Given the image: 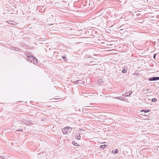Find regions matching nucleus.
<instances>
[{
  "instance_id": "f257e3e1",
  "label": "nucleus",
  "mask_w": 159,
  "mask_h": 159,
  "mask_svg": "<svg viewBox=\"0 0 159 159\" xmlns=\"http://www.w3.org/2000/svg\"><path fill=\"white\" fill-rule=\"evenodd\" d=\"M26 59L28 61L33 62V63L35 65L36 63H38L37 59L32 54H31V55H29V56H28V57Z\"/></svg>"
},
{
  "instance_id": "f03ea898",
  "label": "nucleus",
  "mask_w": 159,
  "mask_h": 159,
  "mask_svg": "<svg viewBox=\"0 0 159 159\" xmlns=\"http://www.w3.org/2000/svg\"><path fill=\"white\" fill-rule=\"evenodd\" d=\"M72 130V128L67 126L63 128L62 129V131L64 134H66L71 132Z\"/></svg>"
},
{
  "instance_id": "7ed1b4c3",
  "label": "nucleus",
  "mask_w": 159,
  "mask_h": 159,
  "mask_svg": "<svg viewBox=\"0 0 159 159\" xmlns=\"http://www.w3.org/2000/svg\"><path fill=\"white\" fill-rule=\"evenodd\" d=\"M159 80V77H150L148 79L149 81H156Z\"/></svg>"
},
{
  "instance_id": "20e7f679",
  "label": "nucleus",
  "mask_w": 159,
  "mask_h": 159,
  "mask_svg": "<svg viewBox=\"0 0 159 159\" xmlns=\"http://www.w3.org/2000/svg\"><path fill=\"white\" fill-rule=\"evenodd\" d=\"M73 83L75 84H81L82 83V81L81 80H78L74 81Z\"/></svg>"
},
{
  "instance_id": "39448f33",
  "label": "nucleus",
  "mask_w": 159,
  "mask_h": 159,
  "mask_svg": "<svg viewBox=\"0 0 159 159\" xmlns=\"http://www.w3.org/2000/svg\"><path fill=\"white\" fill-rule=\"evenodd\" d=\"M7 23L8 24H10L11 25H15V23L16 24L17 23L15 22H14L13 21L11 20H8L7 21Z\"/></svg>"
},
{
  "instance_id": "423d86ee",
  "label": "nucleus",
  "mask_w": 159,
  "mask_h": 159,
  "mask_svg": "<svg viewBox=\"0 0 159 159\" xmlns=\"http://www.w3.org/2000/svg\"><path fill=\"white\" fill-rule=\"evenodd\" d=\"M97 38H98V39L99 41H101L102 40L103 36L102 35L99 34L98 35V37L97 36Z\"/></svg>"
},
{
  "instance_id": "0eeeda50",
  "label": "nucleus",
  "mask_w": 159,
  "mask_h": 159,
  "mask_svg": "<svg viewBox=\"0 0 159 159\" xmlns=\"http://www.w3.org/2000/svg\"><path fill=\"white\" fill-rule=\"evenodd\" d=\"M116 99H119L120 100H121L122 101H124L125 99V98H122L121 97H117L115 98Z\"/></svg>"
},
{
  "instance_id": "6e6552de",
  "label": "nucleus",
  "mask_w": 159,
  "mask_h": 159,
  "mask_svg": "<svg viewBox=\"0 0 159 159\" xmlns=\"http://www.w3.org/2000/svg\"><path fill=\"white\" fill-rule=\"evenodd\" d=\"M75 138L77 139H80V134L79 133L75 135Z\"/></svg>"
},
{
  "instance_id": "1a4fd4ad",
  "label": "nucleus",
  "mask_w": 159,
  "mask_h": 159,
  "mask_svg": "<svg viewBox=\"0 0 159 159\" xmlns=\"http://www.w3.org/2000/svg\"><path fill=\"white\" fill-rule=\"evenodd\" d=\"M62 58L63 59V60L65 61H67V59H66V54H64L63 56H62Z\"/></svg>"
},
{
  "instance_id": "9d476101",
  "label": "nucleus",
  "mask_w": 159,
  "mask_h": 159,
  "mask_svg": "<svg viewBox=\"0 0 159 159\" xmlns=\"http://www.w3.org/2000/svg\"><path fill=\"white\" fill-rule=\"evenodd\" d=\"M118 152V150L117 149L112 150V152L113 154H116Z\"/></svg>"
},
{
  "instance_id": "9b49d317",
  "label": "nucleus",
  "mask_w": 159,
  "mask_h": 159,
  "mask_svg": "<svg viewBox=\"0 0 159 159\" xmlns=\"http://www.w3.org/2000/svg\"><path fill=\"white\" fill-rule=\"evenodd\" d=\"M107 146V145H105V144H104V145H101L100 146V148L102 150H103V149H104L106 148V147Z\"/></svg>"
},
{
  "instance_id": "f8f14e48",
  "label": "nucleus",
  "mask_w": 159,
  "mask_h": 159,
  "mask_svg": "<svg viewBox=\"0 0 159 159\" xmlns=\"http://www.w3.org/2000/svg\"><path fill=\"white\" fill-rule=\"evenodd\" d=\"M150 111L149 110L146 109L145 110H141L140 111L141 112L143 111V112H144V113H147V112H149Z\"/></svg>"
},
{
  "instance_id": "ddd939ff",
  "label": "nucleus",
  "mask_w": 159,
  "mask_h": 159,
  "mask_svg": "<svg viewBox=\"0 0 159 159\" xmlns=\"http://www.w3.org/2000/svg\"><path fill=\"white\" fill-rule=\"evenodd\" d=\"M103 81L102 79H99L98 80V84H101L103 83Z\"/></svg>"
},
{
  "instance_id": "4468645a",
  "label": "nucleus",
  "mask_w": 159,
  "mask_h": 159,
  "mask_svg": "<svg viewBox=\"0 0 159 159\" xmlns=\"http://www.w3.org/2000/svg\"><path fill=\"white\" fill-rule=\"evenodd\" d=\"M128 93H129V95H125V96H126V97H129V96H130L132 93V91H129V92Z\"/></svg>"
},
{
  "instance_id": "2eb2a0df",
  "label": "nucleus",
  "mask_w": 159,
  "mask_h": 159,
  "mask_svg": "<svg viewBox=\"0 0 159 159\" xmlns=\"http://www.w3.org/2000/svg\"><path fill=\"white\" fill-rule=\"evenodd\" d=\"M157 101V99L156 98H153L152 99V102H156Z\"/></svg>"
},
{
  "instance_id": "dca6fc26",
  "label": "nucleus",
  "mask_w": 159,
  "mask_h": 159,
  "mask_svg": "<svg viewBox=\"0 0 159 159\" xmlns=\"http://www.w3.org/2000/svg\"><path fill=\"white\" fill-rule=\"evenodd\" d=\"M12 49L15 51H18L19 50V49L18 48H16V47H13V49Z\"/></svg>"
},
{
  "instance_id": "f3484780",
  "label": "nucleus",
  "mask_w": 159,
  "mask_h": 159,
  "mask_svg": "<svg viewBox=\"0 0 159 159\" xmlns=\"http://www.w3.org/2000/svg\"><path fill=\"white\" fill-rule=\"evenodd\" d=\"M127 71V70H126L124 69L122 70V72L123 73H126Z\"/></svg>"
},
{
  "instance_id": "a211bd4d",
  "label": "nucleus",
  "mask_w": 159,
  "mask_h": 159,
  "mask_svg": "<svg viewBox=\"0 0 159 159\" xmlns=\"http://www.w3.org/2000/svg\"><path fill=\"white\" fill-rule=\"evenodd\" d=\"M72 143L74 145L77 146H79V145L77 143H75V142L74 141H72Z\"/></svg>"
},
{
  "instance_id": "6ab92c4d",
  "label": "nucleus",
  "mask_w": 159,
  "mask_h": 159,
  "mask_svg": "<svg viewBox=\"0 0 159 159\" xmlns=\"http://www.w3.org/2000/svg\"><path fill=\"white\" fill-rule=\"evenodd\" d=\"M85 2L86 3L85 5V6H87V4H88V5H89V4H90V3H89V2L88 3V2L87 1H86V2Z\"/></svg>"
},
{
  "instance_id": "aec40b11",
  "label": "nucleus",
  "mask_w": 159,
  "mask_h": 159,
  "mask_svg": "<svg viewBox=\"0 0 159 159\" xmlns=\"http://www.w3.org/2000/svg\"><path fill=\"white\" fill-rule=\"evenodd\" d=\"M31 54H30L29 53L27 52L26 54V55L27 57H28V56H29V55H31Z\"/></svg>"
},
{
  "instance_id": "412c9836",
  "label": "nucleus",
  "mask_w": 159,
  "mask_h": 159,
  "mask_svg": "<svg viewBox=\"0 0 159 159\" xmlns=\"http://www.w3.org/2000/svg\"><path fill=\"white\" fill-rule=\"evenodd\" d=\"M156 54H157L156 53H155V54H154L153 55V58L155 59H156L155 57H156Z\"/></svg>"
},
{
  "instance_id": "4be33fe9",
  "label": "nucleus",
  "mask_w": 159,
  "mask_h": 159,
  "mask_svg": "<svg viewBox=\"0 0 159 159\" xmlns=\"http://www.w3.org/2000/svg\"><path fill=\"white\" fill-rule=\"evenodd\" d=\"M150 90V89H146V91H149Z\"/></svg>"
},
{
  "instance_id": "5701e85b",
  "label": "nucleus",
  "mask_w": 159,
  "mask_h": 159,
  "mask_svg": "<svg viewBox=\"0 0 159 159\" xmlns=\"http://www.w3.org/2000/svg\"><path fill=\"white\" fill-rule=\"evenodd\" d=\"M129 93H126V94L125 95H129Z\"/></svg>"
},
{
  "instance_id": "b1692460",
  "label": "nucleus",
  "mask_w": 159,
  "mask_h": 159,
  "mask_svg": "<svg viewBox=\"0 0 159 159\" xmlns=\"http://www.w3.org/2000/svg\"><path fill=\"white\" fill-rule=\"evenodd\" d=\"M83 130L82 129H81V130H80V132L81 133V131H83Z\"/></svg>"
},
{
  "instance_id": "393cba45",
  "label": "nucleus",
  "mask_w": 159,
  "mask_h": 159,
  "mask_svg": "<svg viewBox=\"0 0 159 159\" xmlns=\"http://www.w3.org/2000/svg\"><path fill=\"white\" fill-rule=\"evenodd\" d=\"M96 65V64H91V65Z\"/></svg>"
},
{
  "instance_id": "a878e982",
  "label": "nucleus",
  "mask_w": 159,
  "mask_h": 159,
  "mask_svg": "<svg viewBox=\"0 0 159 159\" xmlns=\"http://www.w3.org/2000/svg\"><path fill=\"white\" fill-rule=\"evenodd\" d=\"M123 96H125V94H123Z\"/></svg>"
},
{
  "instance_id": "bb28decb",
  "label": "nucleus",
  "mask_w": 159,
  "mask_h": 159,
  "mask_svg": "<svg viewBox=\"0 0 159 159\" xmlns=\"http://www.w3.org/2000/svg\"><path fill=\"white\" fill-rule=\"evenodd\" d=\"M92 62H93L92 61H90V63H92Z\"/></svg>"
}]
</instances>
